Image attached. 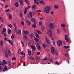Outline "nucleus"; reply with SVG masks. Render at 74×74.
<instances>
[{
	"label": "nucleus",
	"mask_w": 74,
	"mask_h": 74,
	"mask_svg": "<svg viewBox=\"0 0 74 74\" xmlns=\"http://www.w3.org/2000/svg\"><path fill=\"white\" fill-rule=\"evenodd\" d=\"M36 47H37L40 46V44L36 42Z\"/></svg>",
	"instance_id": "cd10ccee"
},
{
	"label": "nucleus",
	"mask_w": 74,
	"mask_h": 74,
	"mask_svg": "<svg viewBox=\"0 0 74 74\" xmlns=\"http://www.w3.org/2000/svg\"><path fill=\"white\" fill-rule=\"evenodd\" d=\"M48 59L47 57H45V58L43 59L44 60H47Z\"/></svg>",
	"instance_id": "09e8293b"
},
{
	"label": "nucleus",
	"mask_w": 74,
	"mask_h": 74,
	"mask_svg": "<svg viewBox=\"0 0 74 74\" xmlns=\"http://www.w3.org/2000/svg\"><path fill=\"white\" fill-rule=\"evenodd\" d=\"M8 42H9V43H10V44H11V45H13V43H12V42H11L10 40H8Z\"/></svg>",
	"instance_id": "9b49d317"
},
{
	"label": "nucleus",
	"mask_w": 74,
	"mask_h": 74,
	"mask_svg": "<svg viewBox=\"0 0 74 74\" xmlns=\"http://www.w3.org/2000/svg\"><path fill=\"white\" fill-rule=\"evenodd\" d=\"M17 34H21V30H19L18 32H17Z\"/></svg>",
	"instance_id": "f3484780"
},
{
	"label": "nucleus",
	"mask_w": 74,
	"mask_h": 74,
	"mask_svg": "<svg viewBox=\"0 0 74 74\" xmlns=\"http://www.w3.org/2000/svg\"><path fill=\"white\" fill-rule=\"evenodd\" d=\"M5 56L7 58L8 57V54L7 53H5Z\"/></svg>",
	"instance_id": "4c0bfd02"
},
{
	"label": "nucleus",
	"mask_w": 74,
	"mask_h": 74,
	"mask_svg": "<svg viewBox=\"0 0 74 74\" xmlns=\"http://www.w3.org/2000/svg\"><path fill=\"white\" fill-rule=\"evenodd\" d=\"M14 5L16 7H19V3L18 2H16L15 3Z\"/></svg>",
	"instance_id": "2eb2a0df"
},
{
	"label": "nucleus",
	"mask_w": 74,
	"mask_h": 74,
	"mask_svg": "<svg viewBox=\"0 0 74 74\" xmlns=\"http://www.w3.org/2000/svg\"><path fill=\"white\" fill-rule=\"evenodd\" d=\"M65 39L66 38H68V37H67V35H65Z\"/></svg>",
	"instance_id": "13d9d810"
},
{
	"label": "nucleus",
	"mask_w": 74,
	"mask_h": 74,
	"mask_svg": "<svg viewBox=\"0 0 74 74\" xmlns=\"http://www.w3.org/2000/svg\"><path fill=\"white\" fill-rule=\"evenodd\" d=\"M53 14H54L53 12L51 11V12L50 13L51 15H53Z\"/></svg>",
	"instance_id": "052dcab7"
},
{
	"label": "nucleus",
	"mask_w": 74,
	"mask_h": 74,
	"mask_svg": "<svg viewBox=\"0 0 74 74\" xmlns=\"http://www.w3.org/2000/svg\"><path fill=\"white\" fill-rule=\"evenodd\" d=\"M19 3L20 5H23V4H24V2H23V0H20Z\"/></svg>",
	"instance_id": "423d86ee"
},
{
	"label": "nucleus",
	"mask_w": 74,
	"mask_h": 74,
	"mask_svg": "<svg viewBox=\"0 0 74 74\" xmlns=\"http://www.w3.org/2000/svg\"><path fill=\"white\" fill-rule=\"evenodd\" d=\"M35 21H36V20H35V19L34 18H33L32 20H31V21L32 22H35Z\"/></svg>",
	"instance_id": "de8ad7c7"
},
{
	"label": "nucleus",
	"mask_w": 74,
	"mask_h": 74,
	"mask_svg": "<svg viewBox=\"0 0 74 74\" xmlns=\"http://www.w3.org/2000/svg\"><path fill=\"white\" fill-rule=\"evenodd\" d=\"M51 9V8L49 6H47L44 9V11L46 14H48L50 12L49 11Z\"/></svg>",
	"instance_id": "f257e3e1"
},
{
	"label": "nucleus",
	"mask_w": 74,
	"mask_h": 74,
	"mask_svg": "<svg viewBox=\"0 0 74 74\" xmlns=\"http://www.w3.org/2000/svg\"><path fill=\"white\" fill-rule=\"evenodd\" d=\"M40 4H43V5H45V3L44 2V1L43 0L41 1L40 2Z\"/></svg>",
	"instance_id": "4468645a"
},
{
	"label": "nucleus",
	"mask_w": 74,
	"mask_h": 74,
	"mask_svg": "<svg viewBox=\"0 0 74 74\" xmlns=\"http://www.w3.org/2000/svg\"><path fill=\"white\" fill-rule=\"evenodd\" d=\"M49 27L50 29H51L52 30H53V24L52 23H50L49 25Z\"/></svg>",
	"instance_id": "0eeeda50"
},
{
	"label": "nucleus",
	"mask_w": 74,
	"mask_h": 74,
	"mask_svg": "<svg viewBox=\"0 0 74 74\" xmlns=\"http://www.w3.org/2000/svg\"><path fill=\"white\" fill-rule=\"evenodd\" d=\"M52 31L51 30H49L47 32V34L49 35V37H52V34L51 33Z\"/></svg>",
	"instance_id": "20e7f679"
},
{
	"label": "nucleus",
	"mask_w": 74,
	"mask_h": 74,
	"mask_svg": "<svg viewBox=\"0 0 74 74\" xmlns=\"http://www.w3.org/2000/svg\"><path fill=\"white\" fill-rule=\"evenodd\" d=\"M1 46H2L3 45V41H1V42H0Z\"/></svg>",
	"instance_id": "c85d7f7f"
},
{
	"label": "nucleus",
	"mask_w": 74,
	"mask_h": 74,
	"mask_svg": "<svg viewBox=\"0 0 74 74\" xmlns=\"http://www.w3.org/2000/svg\"><path fill=\"white\" fill-rule=\"evenodd\" d=\"M14 27L15 28V31H16L17 30V27H16V26H15Z\"/></svg>",
	"instance_id": "4d7b16f0"
},
{
	"label": "nucleus",
	"mask_w": 74,
	"mask_h": 74,
	"mask_svg": "<svg viewBox=\"0 0 74 74\" xmlns=\"http://www.w3.org/2000/svg\"><path fill=\"white\" fill-rule=\"evenodd\" d=\"M37 32L38 33V34H41V32L39 30H37Z\"/></svg>",
	"instance_id": "72a5a7b5"
},
{
	"label": "nucleus",
	"mask_w": 74,
	"mask_h": 74,
	"mask_svg": "<svg viewBox=\"0 0 74 74\" xmlns=\"http://www.w3.org/2000/svg\"><path fill=\"white\" fill-rule=\"evenodd\" d=\"M32 27L34 28H36V25L35 24H34L32 25Z\"/></svg>",
	"instance_id": "2f4dec72"
},
{
	"label": "nucleus",
	"mask_w": 74,
	"mask_h": 74,
	"mask_svg": "<svg viewBox=\"0 0 74 74\" xmlns=\"http://www.w3.org/2000/svg\"><path fill=\"white\" fill-rule=\"evenodd\" d=\"M64 55L65 56H66V57H68V56H69V55L65 53Z\"/></svg>",
	"instance_id": "5fc2aeb1"
},
{
	"label": "nucleus",
	"mask_w": 74,
	"mask_h": 74,
	"mask_svg": "<svg viewBox=\"0 0 74 74\" xmlns=\"http://www.w3.org/2000/svg\"><path fill=\"white\" fill-rule=\"evenodd\" d=\"M35 36L37 37V38H40V36H39V35H38L37 34H36L35 35Z\"/></svg>",
	"instance_id": "c756f323"
},
{
	"label": "nucleus",
	"mask_w": 74,
	"mask_h": 74,
	"mask_svg": "<svg viewBox=\"0 0 74 74\" xmlns=\"http://www.w3.org/2000/svg\"><path fill=\"white\" fill-rule=\"evenodd\" d=\"M22 59H23V58H25V54H23V55L22 56Z\"/></svg>",
	"instance_id": "3c124183"
},
{
	"label": "nucleus",
	"mask_w": 74,
	"mask_h": 74,
	"mask_svg": "<svg viewBox=\"0 0 74 74\" xmlns=\"http://www.w3.org/2000/svg\"><path fill=\"white\" fill-rule=\"evenodd\" d=\"M4 40L5 41H7V38H4Z\"/></svg>",
	"instance_id": "e2e57ef3"
},
{
	"label": "nucleus",
	"mask_w": 74,
	"mask_h": 74,
	"mask_svg": "<svg viewBox=\"0 0 74 74\" xmlns=\"http://www.w3.org/2000/svg\"><path fill=\"white\" fill-rule=\"evenodd\" d=\"M21 53V49H20L18 50V54L20 55Z\"/></svg>",
	"instance_id": "473e14b6"
},
{
	"label": "nucleus",
	"mask_w": 74,
	"mask_h": 74,
	"mask_svg": "<svg viewBox=\"0 0 74 74\" xmlns=\"http://www.w3.org/2000/svg\"><path fill=\"white\" fill-rule=\"evenodd\" d=\"M23 15V13L22 12L20 13V16L21 17H22V15Z\"/></svg>",
	"instance_id": "58836bf2"
},
{
	"label": "nucleus",
	"mask_w": 74,
	"mask_h": 74,
	"mask_svg": "<svg viewBox=\"0 0 74 74\" xmlns=\"http://www.w3.org/2000/svg\"><path fill=\"white\" fill-rule=\"evenodd\" d=\"M30 37L31 38H33L34 37V35H33V34L32 33L30 35Z\"/></svg>",
	"instance_id": "dca6fc26"
},
{
	"label": "nucleus",
	"mask_w": 74,
	"mask_h": 74,
	"mask_svg": "<svg viewBox=\"0 0 74 74\" xmlns=\"http://www.w3.org/2000/svg\"><path fill=\"white\" fill-rule=\"evenodd\" d=\"M0 21H1V22L3 23V18H2V17H0Z\"/></svg>",
	"instance_id": "f704fd0d"
},
{
	"label": "nucleus",
	"mask_w": 74,
	"mask_h": 74,
	"mask_svg": "<svg viewBox=\"0 0 74 74\" xmlns=\"http://www.w3.org/2000/svg\"><path fill=\"white\" fill-rule=\"evenodd\" d=\"M38 58H39V57H38V56H37L36 57V60H38Z\"/></svg>",
	"instance_id": "774afa93"
},
{
	"label": "nucleus",
	"mask_w": 74,
	"mask_h": 74,
	"mask_svg": "<svg viewBox=\"0 0 74 74\" xmlns=\"http://www.w3.org/2000/svg\"><path fill=\"white\" fill-rule=\"evenodd\" d=\"M31 48L33 49V51H36V47L35 46H31Z\"/></svg>",
	"instance_id": "9d476101"
},
{
	"label": "nucleus",
	"mask_w": 74,
	"mask_h": 74,
	"mask_svg": "<svg viewBox=\"0 0 74 74\" xmlns=\"http://www.w3.org/2000/svg\"><path fill=\"white\" fill-rule=\"evenodd\" d=\"M36 12H37L38 13L39 12H41V11L40 10H37Z\"/></svg>",
	"instance_id": "864d4df0"
},
{
	"label": "nucleus",
	"mask_w": 74,
	"mask_h": 74,
	"mask_svg": "<svg viewBox=\"0 0 74 74\" xmlns=\"http://www.w3.org/2000/svg\"><path fill=\"white\" fill-rule=\"evenodd\" d=\"M48 59L51 62H53V60H52V58H51V57H48Z\"/></svg>",
	"instance_id": "ddd939ff"
},
{
	"label": "nucleus",
	"mask_w": 74,
	"mask_h": 74,
	"mask_svg": "<svg viewBox=\"0 0 74 74\" xmlns=\"http://www.w3.org/2000/svg\"><path fill=\"white\" fill-rule=\"evenodd\" d=\"M22 25H24V22L23 21H22L21 23Z\"/></svg>",
	"instance_id": "680f3d73"
},
{
	"label": "nucleus",
	"mask_w": 74,
	"mask_h": 74,
	"mask_svg": "<svg viewBox=\"0 0 74 74\" xmlns=\"http://www.w3.org/2000/svg\"><path fill=\"white\" fill-rule=\"evenodd\" d=\"M9 19L11 20L12 19V16H11V14H10L9 16Z\"/></svg>",
	"instance_id": "393cba45"
},
{
	"label": "nucleus",
	"mask_w": 74,
	"mask_h": 74,
	"mask_svg": "<svg viewBox=\"0 0 74 74\" xmlns=\"http://www.w3.org/2000/svg\"><path fill=\"white\" fill-rule=\"evenodd\" d=\"M12 60H16V58H15V57H14L12 58Z\"/></svg>",
	"instance_id": "338daca9"
},
{
	"label": "nucleus",
	"mask_w": 74,
	"mask_h": 74,
	"mask_svg": "<svg viewBox=\"0 0 74 74\" xmlns=\"http://www.w3.org/2000/svg\"><path fill=\"white\" fill-rule=\"evenodd\" d=\"M30 8V6H28L27 7H26V8H25V10H27L29 9Z\"/></svg>",
	"instance_id": "412c9836"
},
{
	"label": "nucleus",
	"mask_w": 74,
	"mask_h": 74,
	"mask_svg": "<svg viewBox=\"0 0 74 74\" xmlns=\"http://www.w3.org/2000/svg\"><path fill=\"white\" fill-rule=\"evenodd\" d=\"M39 24L40 25H41L42 24V23L41 21H40V22H39Z\"/></svg>",
	"instance_id": "8fccbe9b"
},
{
	"label": "nucleus",
	"mask_w": 74,
	"mask_h": 74,
	"mask_svg": "<svg viewBox=\"0 0 74 74\" xmlns=\"http://www.w3.org/2000/svg\"><path fill=\"white\" fill-rule=\"evenodd\" d=\"M26 22L28 25L30 26V24H31V23L30 21H29V20H27L26 21Z\"/></svg>",
	"instance_id": "6e6552de"
},
{
	"label": "nucleus",
	"mask_w": 74,
	"mask_h": 74,
	"mask_svg": "<svg viewBox=\"0 0 74 74\" xmlns=\"http://www.w3.org/2000/svg\"><path fill=\"white\" fill-rule=\"evenodd\" d=\"M3 31H2L1 32V34L2 35L4 34V32H5V31H6V29L5 28H3Z\"/></svg>",
	"instance_id": "1a4fd4ad"
},
{
	"label": "nucleus",
	"mask_w": 74,
	"mask_h": 74,
	"mask_svg": "<svg viewBox=\"0 0 74 74\" xmlns=\"http://www.w3.org/2000/svg\"><path fill=\"white\" fill-rule=\"evenodd\" d=\"M36 8V5H33L32 7V9H34V8Z\"/></svg>",
	"instance_id": "b1692460"
},
{
	"label": "nucleus",
	"mask_w": 74,
	"mask_h": 74,
	"mask_svg": "<svg viewBox=\"0 0 74 74\" xmlns=\"http://www.w3.org/2000/svg\"><path fill=\"white\" fill-rule=\"evenodd\" d=\"M8 64L9 66H11V62L10 61H9L8 62Z\"/></svg>",
	"instance_id": "4be33fe9"
},
{
	"label": "nucleus",
	"mask_w": 74,
	"mask_h": 74,
	"mask_svg": "<svg viewBox=\"0 0 74 74\" xmlns=\"http://www.w3.org/2000/svg\"><path fill=\"white\" fill-rule=\"evenodd\" d=\"M64 48H66V49H68V48H69V46H64Z\"/></svg>",
	"instance_id": "79ce46f5"
},
{
	"label": "nucleus",
	"mask_w": 74,
	"mask_h": 74,
	"mask_svg": "<svg viewBox=\"0 0 74 74\" xmlns=\"http://www.w3.org/2000/svg\"><path fill=\"white\" fill-rule=\"evenodd\" d=\"M42 45L44 48H46V45L44 44H42Z\"/></svg>",
	"instance_id": "7c9ffc66"
},
{
	"label": "nucleus",
	"mask_w": 74,
	"mask_h": 74,
	"mask_svg": "<svg viewBox=\"0 0 74 74\" xmlns=\"http://www.w3.org/2000/svg\"><path fill=\"white\" fill-rule=\"evenodd\" d=\"M11 30L10 29H8V34H10V33H11Z\"/></svg>",
	"instance_id": "e433bc0d"
},
{
	"label": "nucleus",
	"mask_w": 74,
	"mask_h": 74,
	"mask_svg": "<svg viewBox=\"0 0 74 74\" xmlns=\"http://www.w3.org/2000/svg\"><path fill=\"white\" fill-rule=\"evenodd\" d=\"M65 40L66 42H69V40L68 39V38H65Z\"/></svg>",
	"instance_id": "a19ab883"
},
{
	"label": "nucleus",
	"mask_w": 74,
	"mask_h": 74,
	"mask_svg": "<svg viewBox=\"0 0 74 74\" xmlns=\"http://www.w3.org/2000/svg\"><path fill=\"white\" fill-rule=\"evenodd\" d=\"M28 55H32V53L31 52V51L30 50H29L28 52Z\"/></svg>",
	"instance_id": "5701e85b"
},
{
	"label": "nucleus",
	"mask_w": 74,
	"mask_h": 74,
	"mask_svg": "<svg viewBox=\"0 0 74 74\" xmlns=\"http://www.w3.org/2000/svg\"><path fill=\"white\" fill-rule=\"evenodd\" d=\"M9 27L10 28H11V27H12V25L11 24H10L9 25Z\"/></svg>",
	"instance_id": "603ef678"
},
{
	"label": "nucleus",
	"mask_w": 74,
	"mask_h": 74,
	"mask_svg": "<svg viewBox=\"0 0 74 74\" xmlns=\"http://www.w3.org/2000/svg\"><path fill=\"white\" fill-rule=\"evenodd\" d=\"M62 44V41L60 40H59L57 42V45L58 46H61Z\"/></svg>",
	"instance_id": "f03ea898"
},
{
	"label": "nucleus",
	"mask_w": 74,
	"mask_h": 74,
	"mask_svg": "<svg viewBox=\"0 0 74 74\" xmlns=\"http://www.w3.org/2000/svg\"><path fill=\"white\" fill-rule=\"evenodd\" d=\"M14 35L12 34L11 36V38H12V39H14Z\"/></svg>",
	"instance_id": "49530a36"
},
{
	"label": "nucleus",
	"mask_w": 74,
	"mask_h": 74,
	"mask_svg": "<svg viewBox=\"0 0 74 74\" xmlns=\"http://www.w3.org/2000/svg\"><path fill=\"white\" fill-rule=\"evenodd\" d=\"M29 15L31 18H32V12H30L29 13Z\"/></svg>",
	"instance_id": "c03bdc74"
},
{
	"label": "nucleus",
	"mask_w": 74,
	"mask_h": 74,
	"mask_svg": "<svg viewBox=\"0 0 74 74\" xmlns=\"http://www.w3.org/2000/svg\"><path fill=\"white\" fill-rule=\"evenodd\" d=\"M42 31H44V29H45V28H44V27H42Z\"/></svg>",
	"instance_id": "0e129e2a"
},
{
	"label": "nucleus",
	"mask_w": 74,
	"mask_h": 74,
	"mask_svg": "<svg viewBox=\"0 0 74 74\" xmlns=\"http://www.w3.org/2000/svg\"><path fill=\"white\" fill-rule=\"evenodd\" d=\"M61 26L62 27H64H64H66V25H65V24H62L61 25Z\"/></svg>",
	"instance_id": "6ab92c4d"
},
{
	"label": "nucleus",
	"mask_w": 74,
	"mask_h": 74,
	"mask_svg": "<svg viewBox=\"0 0 74 74\" xmlns=\"http://www.w3.org/2000/svg\"><path fill=\"white\" fill-rule=\"evenodd\" d=\"M0 65H2L4 66V62H3L0 61Z\"/></svg>",
	"instance_id": "a211bd4d"
},
{
	"label": "nucleus",
	"mask_w": 74,
	"mask_h": 74,
	"mask_svg": "<svg viewBox=\"0 0 74 74\" xmlns=\"http://www.w3.org/2000/svg\"><path fill=\"white\" fill-rule=\"evenodd\" d=\"M26 13H27V10H24V14L25 15H26Z\"/></svg>",
	"instance_id": "a18cd8bd"
},
{
	"label": "nucleus",
	"mask_w": 74,
	"mask_h": 74,
	"mask_svg": "<svg viewBox=\"0 0 74 74\" xmlns=\"http://www.w3.org/2000/svg\"><path fill=\"white\" fill-rule=\"evenodd\" d=\"M34 40H35L36 42H37L38 41H39V40L38 38H36V37H34Z\"/></svg>",
	"instance_id": "f8f14e48"
},
{
	"label": "nucleus",
	"mask_w": 74,
	"mask_h": 74,
	"mask_svg": "<svg viewBox=\"0 0 74 74\" xmlns=\"http://www.w3.org/2000/svg\"><path fill=\"white\" fill-rule=\"evenodd\" d=\"M51 52L52 55H54V53L55 52V49L54 47H51Z\"/></svg>",
	"instance_id": "7ed1b4c3"
},
{
	"label": "nucleus",
	"mask_w": 74,
	"mask_h": 74,
	"mask_svg": "<svg viewBox=\"0 0 74 74\" xmlns=\"http://www.w3.org/2000/svg\"><path fill=\"white\" fill-rule=\"evenodd\" d=\"M8 53L9 55V56H11V52H10V51L8 50Z\"/></svg>",
	"instance_id": "bb28decb"
},
{
	"label": "nucleus",
	"mask_w": 74,
	"mask_h": 74,
	"mask_svg": "<svg viewBox=\"0 0 74 74\" xmlns=\"http://www.w3.org/2000/svg\"><path fill=\"white\" fill-rule=\"evenodd\" d=\"M38 49L39 50H40L41 49V47H40V46H39L38 47Z\"/></svg>",
	"instance_id": "bf43d9fd"
},
{
	"label": "nucleus",
	"mask_w": 74,
	"mask_h": 74,
	"mask_svg": "<svg viewBox=\"0 0 74 74\" xmlns=\"http://www.w3.org/2000/svg\"><path fill=\"white\" fill-rule=\"evenodd\" d=\"M37 2V0H34V4H35L36 3V2Z\"/></svg>",
	"instance_id": "69168bd1"
},
{
	"label": "nucleus",
	"mask_w": 74,
	"mask_h": 74,
	"mask_svg": "<svg viewBox=\"0 0 74 74\" xmlns=\"http://www.w3.org/2000/svg\"><path fill=\"white\" fill-rule=\"evenodd\" d=\"M3 64H4V65L5 64H7V61H6L5 60H3Z\"/></svg>",
	"instance_id": "c9c22d12"
},
{
	"label": "nucleus",
	"mask_w": 74,
	"mask_h": 74,
	"mask_svg": "<svg viewBox=\"0 0 74 74\" xmlns=\"http://www.w3.org/2000/svg\"><path fill=\"white\" fill-rule=\"evenodd\" d=\"M23 37L24 38H25V39H27V36L25 35H23Z\"/></svg>",
	"instance_id": "a878e982"
},
{
	"label": "nucleus",
	"mask_w": 74,
	"mask_h": 74,
	"mask_svg": "<svg viewBox=\"0 0 74 74\" xmlns=\"http://www.w3.org/2000/svg\"><path fill=\"white\" fill-rule=\"evenodd\" d=\"M6 70H7V67L5 66L4 68L3 71H6Z\"/></svg>",
	"instance_id": "aec40b11"
},
{
	"label": "nucleus",
	"mask_w": 74,
	"mask_h": 74,
	"mask_svg": "<svg viewBox=\"0 0 74 74\" xmlns=\"http://www.w3.org/2000/svg\"><path fill=\"white\" fill-rule=\"evenodd\" d=\"M21 44H22V47H24V43H23V42L21 41Z\"/></svg>",
	"instance_id": "37998d69"
},
{
	"label": "nucleus",
	"mask_w": 74,
	"mask_h": 74,
	"mask_svg": "<svg viewBox=\"0 0 74 74\" xmlns=\"http://www.w3.org/2000/svg\"><path fill=\"white\" fill-rule=\"evenodd\" d=\"M54 8L56 9H58V8H59V6H57L56 5H55L54 6Z\"/></svg>",
	"instance_id": "ea45409f"
},
{
	"label": "nucleus",
	"mask_w": 74,
	"mask_h": 74,
	"mask_svg": "<svg viewBox=\"0 0 74 74\" xmlns=\"http://www.w3.org/2000/svg\"><path fill=\"white\" fill-rule=\"evenodd\" d=\"M16 24L15 23H14L13 24V25L14 26H16Z\"/></svg>",
	"instance_id": "6e6d98bb"
},
{
	"label": "nucleus",
	"mask_w": 74,
	"mask_h": 74,
	"mask_svg": "<svg viewBox=\"0 0 74 74\" xmlns=\"http://www.w3.org/2000/svg\"><path fill=\"white\" fill-rule=\"evenodd\" d=\"M23 34H25V35H27V34H29V31H25V30H23Z\"/></svg>",
	"instance_id": "39448f33"
}]
</instances>
